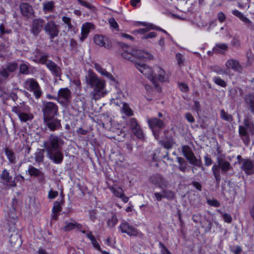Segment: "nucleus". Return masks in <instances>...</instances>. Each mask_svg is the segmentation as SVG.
<instances>
[{
	"label": "nucleus",
	"instance_id": "nucleus-1",
	"mask_svg": "<svg viewBox=\"0 0 254 254\" xmlns=\"http://www.w3.org/2000/svg\"><path fill=\"white\" fill-rule=\"evenodd\" d=\"M63 144V140L53 134H51L43 144L48 157L55 164H61L63 161L64 155L61 149Z\"/></svg>",
	"mask_w": 254,
	"mask_h": 254
},
{
	"label": "nucleus",
	"instance_id": "nucleus-2",
	"mask_svg": "<svg viewBox=\"0 0 254 254\" xmlns=\"http://www.w3.org/2000/svg\"><path fill=\"white\" fill-rule=\"evenodd\" d=\"M87 73L85 80L87 84L93 89L91 92L92 99L97 100L105 96L107 94L105 81L99 78L91 69H89Z\"/></svg>",
	"mask_w": 254,
	"mask_h": 254
},
{
	"label": "nucleus",
	"instance_id": "nucleus-3",
	"mask_svg": "<svg viewBox=\"0 0 254 254\" xmlns=\"http://www.w3.org/2000/svg\"><path fill=\"white\" fill-rule=\"evenodd\" d=\"M123 58L134 63H137L138 60H151L153 56L149 52L139 49H135L130 47L126 48L122 53Z\"/></svg>",
	"mask_w": 254,
	"mask_h": 254
},
{
	"label": "nucleus",
	"instance_id": "nucleus-4",
	"mask_svg": "<svg viewBox=\"0 0 254 254\" xmlns=\"http://www.w3.org/2000/svg\"><path fill=\"white\" fill-rule=\"evenodd\" d=\"M239 133L243 142L248 143L250 136L254 134V123L252 118L244 119V125L239 127Z\"/></svg>",
	"mask_w": 254,
	"mask_h": 254
},
{
	"label": "nucleus",
	"instance_id": "nucleus-5",
	"mask_svg": "<svg viewBox=\"0 0 254 254\" xmlns=\"http://www.w3.org/2000/svg\"><path fill=\"white\" fill-rule=\"evenodd\" d=\"M217 164L214 165L212 167V171L214 176L216 182L219 184L221 180L220 169L222 174H226L230 170L231 166L230 163L221 157L217 158Z\"/></svg>",
	"mask_w": 254,
	"mask_h": 254
},
{
	"label": "nucleus",
	"instance_id": "nucleus-6",
	"mask_svg": "<svg viewBox=\"0 0 254 254\" xmlns=\"http://www.w3.org/2000/svg\"><path fill=\"white\" fill-rule=\"evenodd\" d=\"M11 111L18 116L21 122L31 121L34 118L33 114L30 111V108L24 104L12 107Z\"/></svg>",
	"mask_w": 254,
	"mask_h": 254
},
{
	"label": "nucleus",
	"instance_id": "nucleus-7",
	"mask_svg": "<svg viewBox=\"0 0 254 254\" xmlns=\"http://www.w3.org/2000/svg\"><path fill=\"white\" fill-rule=\"evenodd\" d=\"M135 67L151 81L154 87H157L158 83L156 80V74H154V69L146 64L140 62L135 63Z\"/></svg>",
	"mask_w": 254,
	"mask_h": 254
},
{
	"label": "nucleus",
	"instance_id": "nucleus-8",
	"mask_svg": "<svg viewBox=\"0 0 254 254\" xmlns=\"http://www.w3.org/2000/svg\"><path fill=\"white\" fill-rule=\"evenodd\" d=\"M58 110L57 105L52 102H47L44 104L42 112L44 121H47L57 115Z\"/></svg>",
	"mask_w": 254,
	"mask_h": 254
},
{
	"label": "nucleus",
	"instance_id": "nucleus-9",
	"mask_svg": "<svg viewBox=\"0 0 254 254\" xmlns=\"http://www.w3.org/2000/svg\"><path fill=\"white\" fill-rule=\"evenodd\" d=\"M25 87L28 90L33 92L36 99L41 97L43 92L36 80L33 78H29L25 82Z\"/></svg>",
	"mask_w": 254,
	"mask_h": 254
},
{
	"label": "nucleus",
	"instance_id": "nucleus-10",
	"mask_svg": "<svg viewBox=\"0 0 254 254\" xmlns=\"http://www.w3.org/2000/svg\"><path fill=\"white\" fill-rule=\"evenodd\" d=\"M71 92L68 88H61L58 93V101L63 106L68 105L71 100Z\"/></svg>",
	"mask_w": 254,
	"mask_h": 254
},
{
	"label": "nucleus",
	"instance_id": "nucleus-11",
	"mask_svg": "<svg viewBox=\"0 0 254 254\" xmlns=\"http://www.w3.org/2000/svg\"><path fill=\"white\" fill-rule=\"evenodd\" d=\"M118 228L122 233H126L130 236H139L142 235L139 231L125 220L122 221Z\"/></svg>",
	"mask_w": 254,
	"mask_h": 254
},
{
	"label": "nucleus",
	"instance_id": "nucleus-12",
	"mask_svg": "<svg viewBox=\"0 0 254 254\" xmlns=\"http://www.w3.org/2000/svg\"><path fill=\"white\" fill-rule=\"evenodd\" d=\"M182 152L190 164L197 167L201 166V160L198 159L195 157L191 149L189 146H183L182 147Z\"/></svg>",
	"mask_w": 254,
	"mask_h": 254
},
{
	"label": "nucleus",
	"instance_id": "nucleus-13",
	"mask_svg": "<svg viewBox=\"0 0 254 254\" xmlns=\"http://www.w3.org/2000/svg\"><path fill=\"white\" fill-rule=\"evenodd\" d=\"M182 152L190 164L197 167L201 166V160L198 159L195 157L191 149L189 146H183L182 147Z\"/></svg>",
	"mask_w": 254,
	"mask_h": 254
},
{
	"label": "nucleus",
	"instance_id": "nucleus-14",
	"mask_svg": "<svg viewBox=\"0 0 254 254\" xmlns=\"http://www.w3.org/2000/svg\"><path fill=\"white\" fill-rule=\"evenodd\" d=\"M147 123L151 129L153 134L156 139L159 136L158 130L164 127V124L162 121L156 118L148 119Z\"/></svg>",
	"mask_w": 254,
	"mask_h": 254
},
{
	"label": "nucleus",
	"instance_id": "nucleus-15",
	"mask_svg": "<svg viewBox=\"0 0 254 254\" xmlns=\"http://www.w3.org/2000/svg\"><path fill=\"white\" fill-rule=\"evenodd\" d=\"M48 56L43 55L40 59V62L42 64H46L47 68L55 75L59 76L61 73V69L54 62L47 59Z\"/></svg>",
	"mask_w": 254,
	"mask_h": 254
},
{
	"label": "nucleus",
	"instance_id": "nucleus-16",
	"mask_svg": "<svg viewBox=\"0 0 254 254\" xmlns=\"http://www.w3.org/2000/svg\"><path fill=\"white\" fill-rule=\"evenodd\" d=\"M44 31L51 39L57 37L59 33L58 26L54 21H50L45 24Z\"/></svg>",
	"mask_w": 254,
	"mask_h": 254
},
{
	"label": "nucleus",
	"instance_id": "nucleus-17",
	"mask_svg": "<svg viewBox=\"0 0 254 254\" xmlns=\"http://www.w3.org/2000/svg\"><path fill=\"white\" fill-rule=\"evenodd\" d=\"M17 67V64L12 63L8 64L5 68H0V84L2 83L9 76L10 73L14 72Z\"/></svg>",
	"mask_w": 254,
	"mask_h": 254
},
{
	"label": "nucleus",
	"instance_id": "nucleus-18",
	"mask_svg": "<svg viewBox=\"0 0 254 254\" xmlns=\"http://www.w3.org/2000/svg\"><path fill=\"white\" fill-rule=\"evenodd\" d=\"M45 21L42 18H35L33 20L31 26V33L34 36H38L44 29Z\"/></svg>",
	"mask_w": 254,
	"mask_h": 254
},
{
	"label": "nucleus",
	"instance_id": "nucleus-19",
	"mask_svg": "<svg viewBox=\"0 0 254 254\" xmlns=\"http://www.w3.org/2000/svg\"><path fill=\"white\" fill-rule=\"evenodd\" d=\"M161 192H156L154 193V195L155 200L160 201L163 198H166L168 200H173L175 198V192L169 190L162 189Z\"/></svg>",
	"mask_w": 254,
	"mask_h": 254
},
{
	"label": "nucleus",
	"instance_id": "nucleus-20",
	"mask_svg": "<svg viewBox=\"0 0 254 254\" xmlns=\"http://www.w3.org/2000/svg\"><path fill=\"white\" fill-rule=\"evenodd\" d=\"M241 168L247 175L254 173V161L249 159H242L240 161Z\"/></svg>",
	"mask_w": 254,
	"mask_h": 254
},
{
	"label": "nucleus",
	"instance_id": "nucleus-21",
	"mask_svg": "<svg viewBox=\"0 0 254 254\" xmlns=\"http://www.w3.org/2000/svg\"><path fill=\"white\" fill-rule=\"evenodd\" d=\"M151 183L160 189L165 188L168 186L167 181L159 174H155L150 177Z\"/></svg>",
	"mask_w": 254,
	"mask_h": 254
},
{
	"label": "nucleus",
	"instance_id": "nucleus-22",
	"mask_svg": "<svg viewBox=\"0 0 254 254\" xmlns=\"http://www.w3.org/2000/svg\"><path fill=\"white\" fill-rule=\"evenodd\" d=\"M94 67L96 70L101 75L105 76L111 81V84L116 85L117 83L116 79L109 72L107 71L99 64L95 63L93 64Z\"/></svg>",
	"mask_w": 254,
	"mask_h": 254
},
{
	"label": "nucleus",
	"instance_id": "nucleus-23",
	"mask_svg": "<svg viewBox=\"0 0 254 254\" xmlns=\"http://www.w3.org/2000/svg\"><path fill=\"white\" fill-rule=\"evenodd\" d=\"M232 13L233 15L238 17L241 21L247 25V27L251 30H254V25L253 22L249 19L242 12L237 9L232 10Z\"/></svg>",
	"mask_w": 254,
	"mask_h": 254
},
{
	"label": "nucleus",
	"instance_id": "nucleus-24",
	"mask_svg": "<svg viewBox=\"0 0 254 254\" xmlns=\"http://www.w3.org/2000/svg\"><path fill=\"white\" fill-rule=\"evenodd\" d=\"M64 226L62 228V229L64 231H70L74 228H77L82 233H86L85 230H81L82 225L73 219H70L69 221H66L64 222Z\"/></svg>",
	"mask_w": 254,
	"mask_h": 254
},
{
	"label": "nucleus",
	"instance_id": "nucleus-25",
	"mask_svg": "<svg viewBox=\"0 0 254 254\" xmlns=\"http://www.w3.org/2000/svg\"><path fill=\"white\" fill-rule=\"evenodd\" d=\"M225 65L229 69H232L234 71L241 72L243 67L239 62L235 59H229L226 62Z\"/></svg>",
	"mask_w": 254,
	"mask_h": 254
},
{
	"label": "nucleus",
	"instance_id": "nucleus-26",
	"mask_svg": "<svg viewBox=\"0 0 254 254\" xmlns=\"http://www.w3.org/2000/svg\"><path fill=\"white\" fill-rule=\"evenodd\" d=\"M0 179L3 184L10 187H14L16 186L14 181L12 180V177L10 176L9 172L6 169H4L2 171L0 175Z\"/></svg>",
	"mask_w": 254,
	"mask_h": 254
},
{
	"label": "nucleus",
	"instance_id": "nucleus-27",
	"mask_svg": "<svg viewBox=\"0 0 254 254\" xmlns=\"http://www.w3.org/2000/svg\"><path fill=\"white\" fill-rule=\"evenodd\" d=\"M110 190L115 196L120 198L124 202L127 203L128 201L129 197L125 195L124 191L121 188L113 186L110 187Z\"/></svg>",
	"mask_w": 254,
	"mask_h": 254
},
{
	"label": "nucleus",
	"instance_id": "nucleus-28",
	"mask_svg": "<svg viewBox=\"0 0 254 254\" xmlns=\"http://www.w3.org/2000/svg\"><path fill=\"white\" fill-rule=\"evenodd\" d=\"M245 102L251 113L254 115V94L249 93L244 97Z\"/></svg>",
	"mask_w": 254,
	"mask_h": 254
},
{
	"label": "nucleus",
	"instance_id": "nucleus-29",
	"mask_svg": "<svg viewBox=\"0 0 254 254\" xmlns=\"http://www.w3.org/2000/svg\"><path fill=\"white\" fill-rule=\"evenodd\" d=\"M93 24L89 22H86L82 25L81 27V37L80 38L81 41H83L86 38L90 32V30L93 28Z\"/></svg>",
	"mask_w": 254,
	"mask_h": 254
},
{
	"label": "nucleus",
	"instance_id": "nucleus-30",
	"mask_svg": "<svg viewBox=\"0 0 254 254\" xmlns=\"http://www.w3.org/2000/svg\"><path fill=\"white\" fill-rule=\"evenodd\" d=\"M20 7L22 15L26 17H30L33 15V9L29 4L22 3L20 4Z\"/></svg>",
	"mask_w": 254,
	"mask_h": 254
},
{
	"label": "nucleus",
	"instance_id": "nucleus-31",
	"mask_svg": "<svg viewBox=\"0 0 254 254\" xmlns=\"http://www.w3.org/2000/svg\"><path fill=\"white\" fill-rule=\"evenodd\" d=\"M44 122L52 131L60 128L61 126L60 121L57 119L51 120L50 119L49 120L44 121Z\"/></svg>",
	"mask_w": 254,
	"mask_h": 254
},
{
	"label": "nucleus",
	"instance_id": "nucleus-32",
	"mask_svg": "<svg viewBox=\"0 0 254 254\" xmlns=\"http://www.w3.org/2000/svg\"><path fill=\"white\" fill-rule=\"evenodd\" d=\"M154 74H156V79L160 81L163 82L165 80V71L159 66H156L154 68Z\"/></svg>",
	"mask_w": 254,
	"mask_h": 254
},
{
	"label": "nucleus",
	"instance_id": "nucleus-33",
	"mask_svg": "<svg viewBox=\"0 0 254 254\" xmlns=\"http://www.w3.org/2000/svg\"><path fill=\"white\" fill-rule=\"evenodd\" d=\"M177 159L179 164V170L182 172H185L188 171L189 169L187 162L183 158L181 157H178Z\"/></svg>",
	"mask_w": 254,
	"mask_h": 254
},
{
	"label": "nucleus",
	"instance_id": "nucleus-34",
	"mask_svg": "<svg viewBox=\"0 0 254 254\" xmlns=\"http://www.w3.org/2000/svg\"><path fill=\"white\" fill-rule=\"evenodd\" d=\"M86 237L91 241V242L94 247V248L99 251H101V249L100 245L96 240L94 236L92 235V233L91 231L86 232Z\"/></svg>",
	"mask_w": 254,
	"mask_h": 254
},
{
	"label": "nucleus",
	"instance_id": "nucleus-35",
	"mask_svg": "<svg viewBox=\"0 0 254 254\" xmlns=\"http://www.w3.org/2000/svg\"><path fill=\"white\" fill-rule=\"evenodd\" d=\"M228 47L225 43H217L213 48V50L217 53H223L228 49Z\"/></svg>",
	"mask_w": 254,
	"mask_h": 254
},
{
	"label": "nucleus",
	"instance_id": "nucleus-36",
	"mask_svg": "<svg viewBox=\"0 0 254 254\" xmlns=\"http://www.w3.org/2000/svg\"><path fill=\"white\" fill-rule=\"evenodd\" d=\"M11 33V29L7 27L5 22H2L0 24V38H3L5 34H9Z\"/></svg>",
	"mask_w": 254,
	"mask_h": 254
},
{
	"label": "nucleus",
	"instance_id": "nucleus-37",
	"mask_svg": "<svg viewBox=\"0 0 254 254\" xmlns=\"http://www.w3.org/2000/svg\"><path fill=\"white\" fill-rule=\"evenodd\" d=\"M5 154L7 156V159L11 163H14L16 162V158L14 152L9 148H5Z\"/></svg>",
	"mask_w": 254,
	"mask_h": 254
},
{
	"label": "nucleus",
	"instance_id": "nucleus-38",
	"mask_svg": "<svg viewBox=\"0 0 254 254\" xmlns=\"http://www.w3.org/2000/svg\"><path fill=\"white\" fill-rule=\"evenodd\" d=\"M118 222V219L116 214L112 213L111 218H108L107 224L108 227L113 228L116 226Z\"/></svg>",
	"mask_w": 254,
	"mask_h": 254
},
{
	"label": "nucleus",
	"instance_id": "nucleus-39",
	"mask_svg": "<svg viewBox=\"0 0 254 254\" xmlns=\"http://www.w3.org/2000/svg\"><path fill=\"white\" fill-rule=\"evenodd\" d=\"M93 39L96 45L100 47H103L105 45L104 37L103 36L96 35L94 36Z\"/></svg>",
	"mask_w": 254,
	"mask_h": 254
},
{
	"label": "nucleus",
	"instance_id": "nucleus-40",
	"mask_svg": "<svg viewBox=\"0 0 254 254\" xmlns=\"http://www.w3.org/2000/svg\"><path fill=\"white\" fill-rule=\"evenodd\" d=\"M28 172L31 176L34 177H38L42 174L41 172L39 169L32 166H30L29 167Z\"/></svg>",
	"mask_w": 254,
	"mask_h": 254
},
{
	"label": "nucleus",
	"instance_id": "nucleus-41",
	"mask_svg": "<svg viewBox=\"0 0 254 254\" xmlns=\"http://www.w3.org/2000/svg\"><path fill=\"white\" fill-rule=\"evenodd\" d=\"M220 117L223 120L231 122L233 121V117L230 114H228L224 109L220 111Z\"/></svg>",
	"mask_w": 254,
	"mask_h": 254
},
{
	"label": "nucleus",
	"instance_id": "nucleus-42",
	"mask_svg": "<svg viewBox=\"0 0 254 254\" xmlns=\"http://www.w3.org/2000/svg\"><path fill=\"white\" fill-rule=\"evenodd\" d=\"M123 112L127 116H131L133 115L132 111L129 107L128 105L124 103L123 104L122 109Z\"/></svg>",
	"mask_w": 254,
	"mask_h": 254
},
{
	"label": "nucleus",
	"instance_id": "nucleus-43",
	"mask_svg": "<svg viewBox=\"0 0 254 254\" xmlns=\"http://www.w3.org/2000/svg\"><path fill=\"white\" fill-rule=\"evenodd\" d=\"M44 149H39L36 152L35 158L37 162H41L43 161L44 158Z\"/></svg>",
	"mask_w": 254,
	"mask_h": 254
},
{
	"label": "nucleus",
	"instance_id": "nucleus-44",
	"mask_svg": "<svg viewBox=\"0 0 254 254\" xmlns=\"http://www.w3.org/2000/svg\"><path fill=\"white\" fill-rule=\"evenodd\" d=\"M132 131L138 138L142 139L144 137V134L140 126L133 129Z\"/></svg>",
	"mask_w": 254,
	"mask_h": 254
},
{
	"label": "nucleus",
	"instance_id": "nucleus-45",
	"mask_svg": "<svg viewBox=\"0 0 254 254\" xmlns=\"http://www.w3.org/2000/svg\"><path fill=\"white\" fill-rule=\"evenodd\" d=\"M213 80L215 84L218 85L222 87H225L226 86V82L221 79L220 77L215 76L213 78Z\"/></svg>",
	"mask_w": 254,
	"mask_h": 254
},
{
	"label": "nucleus",
	"instance_id": "nucleus-46",
	"mask_svg": "<svg viewBox=\"0 0 254 254\" xmlns=\"http://www.w3.org/2000/svg\"><path fill=\"white\" fill-rule=\"evenodd\" d=\"M19 236L17 234H12L10 236L9 242L12 245H15L17 243L19 244Z\"/></svg>",
	"mask_w": 254,
	"mask_h": 254
},
{
	"label": "nucleus",
	"instance_id": "nucleus-47",
	"mask_svg": "<svg viewBox=\"0 0 254 254\" xmlns=\"http://www.w3.org/2000/svg\"><path fill=\"white\" fill-rule=\"evenodd\" d=\"M17 219V215L15 214V210L13 209L10 211V213L8 214L7 217V221L11 222L14 224Z\"/></svg>",
	"mask_w": 254,
	"mask_h": 254
},
{
	"label": "nucleus",
	"instance_id": "nucleus-48",
	"mask_svg": "<svg viewBox=\"0 0 254 254\" xmlns=\"http://www.w3.org/2000/svg\"><path fill=\"white\" fill-rule=\"evenodd\" d=\"M201 224L202 228H203L206 232L209 231L212 227V223L208 220H205Z\"/></svg>",
	"mask_w": 254,
	"mask_h": 254
},
{
	"label": "nucleus",
	"instance_id": "nucleus-49",
	"mask_svg": "<svg viewBox=\"0 0 254 254\" xmlns=\"http://www.w3.org/2000/svg\"><path fill=\"white\" fill-rule=\"evenodd\" d=\"M62 20L64 24H66V26L67 27V30H71L72 28V25L71 23V19L67 16H63Z\"/></svg>",
	"mask_w": 254,
	"mask_h": 254
},
{
	"label": "nucleus",
	"instance_id": "nucleus-50",
	"mask_svg": "<svg viewBox=\"0 0 254 254\" xmlns=\"http://www.w3.org/2000/svg\"><path fill=\"white\" fill-rule=\"evenodd\" d=\"M62 210V207L61 205V203L59 201H56L54 203L52 211L53 213H59Z\"/></svg>",
	"mask_w": 254,
	"mask_h": 254
},
{
	"label": "nucleus",
	"instance_id": "nucleus-51",
	"mask_svg": "<svg viewBox=\"0 0 254 254\" xmlns=\"http://www.w3.org/2000/svg\"><path fill=\"white\" fill-rule=\"evenodd\" d=\"M219 212L222 215L223 218L225 222H227L228 223H230L231 222L232 220V218L231 215L227 213H223L221 211H219Z\"/></svg>",
	"mask_w": 254,
	"mask_h": 254
},
{
	"label": "nucleus",
	"instance_id": "nucleus-52",
	"mask_svg": "<svg viewBox=\"0 0 254 254\" xmlns=\"http://www.w3.org/2000/svg\"><path fill=\"white\" fill-rule=\"evenodd\" d=\"M20 72L23 74H27L29 72L28 65L26 64H21L19 66Z\"/></svg>",
	"mask_w": 254,
	"mask_h": 254
},
{
	"label": "nucleus",
	"instance_id": "nucleus-53",
	"mask_svg": "<svg viewBox=\"0 0 254 254\" xmlns=\"http://www.w3.org/2000/svg\"><path fill=\"white\" fill-rule=\"evenodd\" d=\"M159 248L161 249V253L160 254H172L166 247L162 243H159Z\"/></svg>",
	"mask_w": 254,
	"mask_h": 254
},
{
	"label": "nucleus",
	"instance_id": "nucleus-54",
	"mask_svg": "<svg viewBox=\"0 0 254 254\" xmlns=\"http://www.w3.org/2000/svg\"><path fill=\"white\" fill-rule=\"evenodd\" d=\"M54 7V3L53 1H49L44 4L43 9L44 10L50 11Z\"/></svg>",
	"mask_w": 254,
	"mask_h": 254
},
{
	"label": "nucleus",
	"instance_id": "nucleus-55",
	"mask_svg": "<svg viewBox=\"0 0 254 254\" xmlns=\"http://www.w3.org/2000/svg\"><path fill=\"white\" fill-rule=\"evenodd\" d=\"M58 195V192L54 191L53 190H50L48 193V197L49 199H54Z\"/></svg>",
	"mask_w": 254,
	"mask_h": 254
},
{
	"label": "nucleus",
	"instance_id": "nucleus-56",
	"mask_svg": "<svg viewBox=\"0 0 254 254\" xmlns=\"http://www.w3.org/2000/svg\"><path fill=\"white\" fill-rule=\"evenodd\" d=\"M130 126L131 130L139 126L136 120L134 118H131L130 120Z\"/></svg>",
	"mask_w": 254,
	"mask_h": 254
},
{
	"label": "nucleus",
	"instance_id": "nucleus-57",
	"mask_svg": "<svg viewBox=\"0 0 254 254\" xmlns=\"http://www.w3.org/2000/svg\"><path fill=\"white\" fill-rule=\"evenodd\" d=\"M122 95V92L121 91H118L117 93V95H116L115 98H112L111 99V102L112 103L115 104L117 106L119 105V103L118 102H116V100H118L119 98H121V96Z\"/></svg>",
	"mask_w": 254,
	"mask_h": 254
},
{
	"label": "nucleus",
	"instance_id": "nucleus-58",
	"mask_svg": "<svg viewBox=\"0 0 254 254\" xmlns=\"http://www.w3.org/2000/svg\"><path fill=\"white\" fill-rule=\"evenodd\" d=\"M231 45L236 47V48H239L240 46V41L239 40L238 38L234 37L232 39L231 41Z\"/></svg>",
	"mask_w": 254,
	"mask_h": 254
},
{
	"label": "nucleus",
	"instance_id": "nucleus-59",
	"mask_svg": "<svg viewBox=\"0 0 254 254\" xmlns=\"http://www.w3.org/2000/svg\"><path fill=\"white\" fill-rule=\"evenodd\" d=\"M77 1L78 3L81 4V5L85 6L89 9H92L93 8V6L91 5L89 3L86 2L82 0H77Z\"/></svg>",
	"mask_w": 254,
	"mask_h": 254
},
{
	"label": "nucleus",
	"instance_id": "nucleus-60",
	"mask_svg": "<svg viewBox=\"0 0 254 254\" xmlns=\"http://www.w3.org/2000/svg\"><path fill=\"white\" fill-rule=\"evenodd\" d=\"M109 23L110 25L114 29L118 27L119 25L114 18H110L109 19Z\"/></svg>",
	"mask_w": 254,
	"mask_h": 254
},
{
	"label": "nucleus",
	"instance_id": "nucleus-61",
	"mask_svg": "<svg viewBox=\"0 0 254 254\" xmlns=\"http://www.w3.org/2000/svg\"><path fill=\"white\" fill-rule=\"evenodd\" d=\"M176 58L178 64L181 65L184 62V59L183 55L180 53H177L176 55Z\"/></svg>",
	"mask_w": 254,
	"mask_h": 254
},
{
	"label": "nucleus",
	"instance_id": "nucleus-62",
	"mask_svg": "<svg viewBox=\"0 0 254 254\" xmlns=\"http://www.w3.org/2000/svg\"><path fill=\"white\" fill-rule=\"evenodd\" d=\"M207 203L210 205L214 207H218L220 205L219 202L216 199L207 200Z\"/></svg>",
	"mask_w": 254,
	"mask_h": 254
},
{
	"label": "nucleus",
	"instance_id": "nucleus-63",
	"mask_svg": "<svg viewBox=\"0 0 254 254\" xmlns=\"http://www.w3.org/2000/svg\"><path fill=\"white\" fill-rule=\"evenodd\" d=\"M173 142L172 140H169L163 142V146L167 149H171L173 146Z\"/></svg>",
	"mask_w": 254,
	"mask_h": 254
},
{
	"label": "nucleus",
	"instance_id": "nucleus-64",
	"mask_svg": "<svg viewBox=\"0 0 254 254\" xmlns=\"http://www.w3.org/2000/svg\"><path fill=\"white\" fill-rule=\"evenodd\" d=\"M205 165L207 166H209L212 163V160L211 158L208 155H206L204 157Z\"/></svg>",
	"mask_w": 254,
	"mask_h": 254
}]
</instances>
